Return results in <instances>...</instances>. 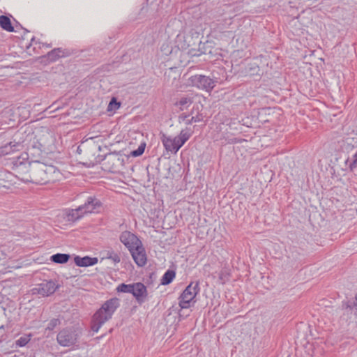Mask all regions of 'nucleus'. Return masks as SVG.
<instances>
[{
    "label": "nucleus",
    "instance_id": "obj_21",
    "mask_svg": "<svg viewBox=\"0 0 357 357\" xmlns=\"http://www.w3.org/2000/svg\"><path fill=\"white\" fill-rule=\"evenodd\" d=\"M192 130L190 128H186L181 131L180 134L178 135L181 140V144H184L191 137L192 135Z\"/></svg>",
    "mask_w": 357,
    "mask_h": 357
},
{
    "label": "nucleus",
    "instance_id": "obj_33",
    "mask_svg": "<svg viewBox=\"0 0 357 357\" xmlns=\"http://www.w3.org/2000/svg\"><path fill=\"white\" fill-rule=\"evenodd\" d=\"M4 335H5V328H4V326H0V337L3 338Z\"/></svg>",
    "mask_w": 357,
    "mask_h": 357
},
{
    "label": "nucleus",
    "instance_id": "obj_14",
    "mask_svg": "<svg viewBox=\"0 0 357 357\" xmlns=\"http://www.w3.org/2000/svg\"><path fill=\"white\" fill-rule=\"evenodd\" d=\"M85 215L80 206L75 209H68L66 211V219L69 222H76L84 217Z\"/></svg>",
    "mask_w": 357,
    "mask_h": 357
},
{
    "label": "nucleus",
    "instance_id": "obj_29",
    "mask_svg": "<svg viewBox=\"0 0 357 357\" xmlns=\"http://www.w3.org/2000/svg\"><path fill=\"white\" fill-rule=\"evenodd\" d=\"M356 167H357V151L353 155V160L349 165V168L351 170H353Z\"/></svg>",
    "mask_w": 357,
    "mask_h": 357
},
{
    "label": "nucleus",
    "instance_id": "obj_12",
    "mask_svg": "<svg viewBox=\"0 0 357 357\" xmlns=\"http://www.w3.org/2000/svg\"><path fill=\"white\" fill-rule=\"evenodd\" d=\"M40 167L45 169L47 183L60 180L61 173L56 167L53 165H47L45 164V165H40Z\"/></svg>",
    "mask_w": 357,
    "mask_h": 357
},
{
    "label": "nucleus",
    "instance_id": "obj_22",
    "mask_svg": "<svg viewBox=\"0 0 357 357\" xmlns=\"http://www.w3.org/2000/svg\"><path fill=\"white\" fill-rule=\"evenodd\" d=\"M63 50L61 48H55L50 52H48L47 58L51 61H56L59 57L63 56Z\"/></svg>",
    "mask_w": 357,
    "mask_h": 357
},
{
    "label": "nucleus",
    "instance_id": "obj_10",
    "mask_svg": "<svg viewBox=\"0 0 357 357\" xmlns=\"http://www.w3.org/2000/svg\"><path fill=\"white\" fill-rule=\"evenodd\" d=\"M129 252H130L134 261L138 266L142 267L146 264L147 257L142 243L135 247L132 250Z\"/></svg>",
    "mask_w": 357,
    "mask_h": 357
},
{
    "label": "nucleus",
    "instance_id": "obj_5",
    "mask_svg": "<svg viewBox=\"0 0 357 357\" xmlns=\"http://www.w3.org/2000/svg\"><path fill=\"white\" fill-rule=\"evenodd\" d=\"M189 82L192 86L210 92L215 86L217 79L203 75H195L189 78Z\"/></svg>",
    "mask_w": 357,
    "mask_h": 357
},
{
    "label": "nucleus",
    "instance_id": "obj_13",
    "mask_svg": "<svg viewBox=\"0 0 357 357\" xmlns=\"http://www.w3.org/2000/svg\"><path fill=\"white\" fill-rule=\"evenodd\" d=\"M98 258L90 257L88 256L84 257L76 256L74 258L75 264L79 267H88L90 266H93L98 263Z\"/></svg>",
    "mask_w": 357,
    "mask_h": 357
},
{
    "label": "nucleus",
    "instance_id": "obj_31",
    "mask_svg": "<svg viewBox=\"0 0 357 357\" xmlns=\"http://www.w3.org/2000/svg\"><path fill=\"white\" fill-rule=\"evenodd\" d=\"M108 257L112 259L115 262H119L120 261V257H119V256L117 254L112 253Z\"/></svg>",
    "mask_w": 357,
    "mask_h": 357
},
{
    "label": "nucleus",
    "instance_id": "obj_9",
    "mask_svg": "<svg viewBox=\"0 0 357 357\" xmlns=\"http://www.w3.org/2000/svg\"><path fill=\"white\" fill-rule=\"evenodd\" d=\"M119 238L120 241L128 248L129 251L132 250L135 247L142 243V241L135 234L128 231L122 232Z\"/></svg>",
    "mask_w": 357,
    "mask_h": 357
},
{
    "label": "nucleus",
    "instance_id": "obj_6",
    "mask_svg": "<svg viewBox=\"0 0 357 357\" xmlns=\"http://www.w3.org/2000/svg\"><path fill=\"white\" fill-rule=\"evenodd\" d=\"M40 165H45L44 163L36 162L31 167L30 181L37 184H45L47 183V177L45 174V169L40 167Z\"/></svg>",
    "mask_w": 357,
    "mask_h": 357
},
{
    "label": "nucleus",
    "instance_id": "obj_27",
    "mask_svg": "<svg viewBox=\"0 0 357 357\" xmlns=\"http://www.w3.org/2000/svg\"><path fill=\"white\" fill-rule=\"evenodd\" d=\"M11 151H13L11 144H6L0 148V155H7Z\"/></svg>",
    "mask_w": 357,
    "mask_h": 357
},
{
    "label": "nucleus",
    "instance_id": "obj_28",
    "mask_svg": "<svg viewBox=\"0 0 357 357\" xmlns=\"http://www.w3.org/2000/svg\"><path fill=\"white\" fill-rule=\"evenodd\" d=\"M144 145H140L136 150L132 151L130 154L133 157L139 156L144 152Z\"/></svg>",
    "mask_w": 357,
    "mask_h": 357
},
{
    "label": "nucleus",
    "instance_id": "obj_2",
    "mask_svg": "<svg viewBox=\"0 0 357 357\" xmlns=\"http://www.w3.org/2000/svg\"><path fill=\"white\" fill-rule=\"evenodd\" d=\"M342 307L340 319L353 328L357 327V294L354 298L344 301Z\"/></svg>",
    "mask_w": 357,
    "mask_h": 357
},
{
    "label": "nucleus",
    "instance_id": "obj_16",
    "mask_svg": "<svg viewBox=\"0 0 357 357\" xmlns=\"http://www.w3.org/2000/svg\"><path fill=\"white\" fill-rule=\"evenodd\" d=\"M162 142L167 151L173 152L174 153H176L175 139H174L173 137L164 136L162 137Z\"/></svg>",
    "mask_w": 357,
    "mask_h": 357
},
{
    "label": "nucleus",
    "instance_id": "obj_1",
    "mask_svg": "<svg viewBox=\"0 0 357 357\" xmlns=\"http://www.w3.org/2000/svg\"><path fill=\"white\" fill-rule=\"evenodd\" d=\"M119 305V300L117 298H112L105 301L102 307L93 314L91 330L94 333H98L101 326L112 318Z\"/></svg>",
    "mask_w": 357,
    "mask_h": 357
},
{
    "label": "nucleus",
    "instance_id": "obj_35",
    "mask_svg": "<svg viewBox=\"0 0 357 357\" xmlns=\"http://www.w3.org/2000/svg\"><path fill=\"white\" fill-rule=\"evenodd\" d=\"M34 44H36V42L35 41V38L33 37L31 40V43L29 45V46L27 47L28 49H29V47L32 45H33Z\"/></svg>",
    "mask_w": 357,
    "mask_h": 357
},
{
    "label": "nucleus",
    "instance_id": "obj_7",
    "mask_svg": "<svg viewBox=\"0 0 357 357\" xmlns=\"http://www.w3.org/2000/svg\"><path fill=\"white\" fill-rule=\"evenodd\" d=\"M84 215L99 213L102 207L101 201L96 196H89L84 204L80 205Z\"/></svg>",
    "mask_w": 357,
    "mask_h": 357
},
{
    "label": "nucleus",
    "instance_id": "obj_3",
    "mask_svg": "<svg viewBox=\"0 0 357 357\" xmlns=\"http://www.w3.org/2000/svg\"><path fill=\"white\" fill-rule=\"evenodd\" d=\"M82 335V331L78 328H66L59 331L56 336L58 344L64 347L78 346L76 344Z\"/></svg>",
    "mask_w": 357,
    "mask_h": 357
},
{
    "label": "nucleus",
    "instance_id": "obj_34",
    "mask_svg": "<svg viewBox=\"0 0 357 357\" xmlns=\"http://www.w3.org/2000/svg\"><path fill=\"white\" fill-rule=\"evenodd\" d=\"M6 254L0 250V262L6 259Z\"/></svg>",
    "mask_w": 357,
    "mask_h": 357
},
{
    "label": "nucleus",
    "instance_id": "obj_36",
    "mask_svg": "<svg viewBox=\"0 0 357 357\" xmlns=\"http://www.w3.org/2000/svg\"><path fill=\"white\" fill-rule=\"evenodd\" d=\"M43 45H45V44H44ZM45 46H46L47 47H51V45H50V44H45Z\"/></svg>",
    "mask_w": 357,
    "mask_h": 357
},
{
    "label": "nucleus",
    "instance_id": "obj_26",
    "mask_svg": "<svg viewBox=\"0 0 357 357\" xmlns=\"http://www.w3.org/2000/svg\"><path fill=\"white\" fill-rule=\"evenodd\" d=\"M120 107V102L115 98H112L108 105V110H116Z\"/></svg>",
    "mask_w": 357,
    "mask_h": 357
},
{
    "label": "nucleus",
    "instance_id": "obj_19",
    "mask_svg": "<svg viewBox=\"0 0 357 357\" xmlns=\"http://www.w3.org/2000/svg\"><path fill=\"white\" fill-rule=\"evenodd\" d=\"M0 26L8 32L14 31V27L11 24L10 20L6 15L0 16Z\"/></svg>",
    "mask_w": 357,
    "mask_h": 357
},
{
    "label": "nucleus",
    "instance_id": "obj_15",
    "mask_svg": "<svg viewBox=\"0 0 357 357\" xmlns=\"http://www.w3.org/2000/svg\"><path fill=\"white\" fill-rule=\"evenodd\" d=\"M193 102V97L191 95H185L178 98L175 105L178 107L181 110L188 108Z\"/></svg>",
    "mask_w": 357,
    "mask_h": 357
},
{
    "label": "nucleus",
    "instance_id": "obj_25",
    "mask_svg": "<svg viewBox=\"0 0 357 357\" xmlns=\"http://www.w3.org/2000/svg\"><path fill=\"white\" fill-rule=\"evenodd\" d=\"M61 321L59 319H52L48 323L46 330L48 331H52L54 330L57 326L60 325Z\"/></svg>",
    "mask_w": 357,
    "mask_h": 357
},
{
    "label": "nucleus",
    "instance_id": "obj_18",
    "mask_svg": "<svg viewBox=\"0 0 357 357\" xmlns=\"http://www.w3.org/2000/svg\"><path fill=\"white\" fill-rule=\"evenodd\" d=\"M70 259V255L64 253H57L50 257L52 261L56 264H65Z\"/></svg>",
    "mask_w": 357,
    "mask_h": 357
},
{
    "label": "nucleus",
    "instance_id": "obj_4",
    "mask_svg": "<svg viewBox=\"0 0 357 357\" xmlns=\"http://www.w3.org/2000/svg\"><path fill=\"white\" fill-rule=\"evenodd\" d=\"M200 291L199 282L190 283L178 297V305L182 309H188L196 303L195 297Z\"/></svg>",
    "mask_w": 357,
    "mask_h": 357
},
{
    "label": "nucleus",
    "instance_id": "obj_20",
    "mask_svg": "<svg viewBox=\"0 0 357 357\" xmlns=\"http://www.w3.org/2000/svg\"><path fill=\"white\" fill-rule=\"evenodd\" d=\"M176 273L173 270H167L161 279V284L163 285H167L170 284L174 278H175Z\"/></svg>",
    "mask_w": 357,
    "mask_h": 357
},
{
    "label": "nucleus",
    "instance_id": "obj_17",
    "mask_svg": "<svg viewBox=\"0 0 357 357\" xmlns=\"http://www.w3.org/2000/svg\"><path fill=\"white\" fill-rule=\"evenodd\" d=\"M178 121L179 123H183L185 125H190L192 123L199 122L200 119L198 116H191L186 114H181L178 116Z\"/></svg>",
    "mask_w": 357,
    "mask_h": 357
},
{
    "label": "nucleus",
    "instance_id": "obj_24",
    "mask_svg": "<svg viewBox=\"0 0 357 357\" xmlns=\"http://www.w3.org/2000/svg\"><path fill=\"white\" fill-rule=\"evenodd\" d=\"M31 338L28 335H24L20 337L18 340H16V345L22 347L27 344V343L30 341Z\"/></svg>",
    "mask_w": 357,
    "mask_h": 357
},
{
    "label": "nucleus",
    "instance_id": "obj_11",
    "mask_svg": "<svg viewBox=\"0 0 357 357\" xmlns=\"http://www.w3.org/2000/svg\"><path fill=\"white\" fill-rule=\"evenodd\" d=\"M132 294L135 298L139 303H142L145 301L148 293L146 286L142 282H137L132 284Z\"/></svg>",
    "mask_w": 357,
    "mask_h": 357
},
{
    "label": "nucleus",
    "instance_id": "obj_23",
    "mask_svg": "<svg viewBox=\"0 0 357 357\" xmlns=\"http://www.w3.org/2000/svg\"><path fill=\"white\" fill-rule=\"evenodd\" d=\"M132 284H121L119 285L116 288L117 291L119 292H123V293H132Z\"/></svg>",
    "mask_w": 357,
    "mask_h": 357
},
{
    "label": "nucleus",
    "instance_id": "obj_30",
    "mask_svg": "<svg viewBox=\"0 0 357 357\" xmlns=\"http://www.w3.org/2000/svg\"><path fill=\"white\" fill-rule=\"evenodd\" d=\"M174 139H175V146H176V151L177 152L183 144H181L180 138L178 136H176L175 137H173Z\"/></svg>",
    "mask_w": 357,
    "mask_h": 357
},
{
    "label": "nucleus",
    "instance_id": "obj_8",
    "mask_svg": "<svg viewBox=\"0 0 357 357\" xmlns=\"http://www.w3.org/2000/svg\"><path fill=\"white\" fill-rule=\"evenodd\" d=\"M59 286L52 280L44 282L37 284L31 289L33 294H38L41 296H48L56 290Z\"/></svg>",
    "mask_w": 357,
    "mask_h": 357
},
{
    "label": "nucleus",
    "instance_id": "obj_32",
    "mask_svg": "<svg viewBox=\"0 0 357 357\" xmlns=\"http://www.w3.org/2000/svg\"><path fill=\"white\" fill-rule=\"evenodd\" d=\"M226 276V274L223 271H221L219 275V279L220 280V282L222 284H224L225 282V279L224 278Z\"/></svg>",
    "mask_w": 357,
    "mask_h": 357
}]
</instances>
